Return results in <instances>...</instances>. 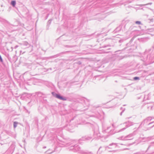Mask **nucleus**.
I'll return each instance as SVG.
<instances>
[{"label":"nucleus","instance_id":"39448f33","mask_svg":"<svg viewBox=\"0 0 154 154\" xmlns=\"http://www.w3.org/2000/svg\"><path fill=\"white\" fill-rule=\"evenodd\" d=\"M139 79V78L138 77H135L134 78V79L135 80H137V79Z\"/></svg>","mask_w":154,"mask_h":154},{"label":"nucleus","instance_id":"20e7f679","mask_svg":"<svg viewBox=\"0 0 154 154\" xmlns=\"http://www.w3.org/2000/svg\"><path fill=\"white\" fill-rule=\"evenodd\" d=\"M136 23L137 24H141V23L140 21H137L136 22Z\"/></svg>","mask_w":154,"mask_h":154},{"label":"nucleus","instance_id":"7ed1b4c3","mask_svg":"<svg viewBox=\"0 0 154 154\" xmlns=\"http://www.w3.org/2000/svg\"><path fill=\"white\" fill-rule=\"evenodd\" d=\"M17 124V122H14V128H15L16 127Z\"/></svg>","mask_w":154,"mask_h":154},{"label":"nucleus","instance_id":"f03ea898","mask_svg":"<svg viewBox=\"0 0 154 154\" xmlns=\"http://www.w3.org/2000/svg\"><path fill=\"white\" fill-rule=\"evenodd\" d=\"M11 4L13 6H14L16 4V2L14 1H12L11 2Z\"/></svg>","mask_w":154,"mask_h":154},{"label":"nucleus","instance_id":"423d86ee","mask_svg":"<svg viewBox=\"0 0 154 154\" xmlns=\"http://www.w3.org/2000/svg\"><path fill=\"white\" fill-rule=\"evenodd\" d=\"M0 61L1 62H3V60H2V57L1 56V55H0Z\"/></svg>","mask_w":154,"mask_h":154},{"label":"nucleus","instance_id":"f257e3e1","mask_svg":"<svg viewBox=\"0 0 154 154\" xmlns=\"http://www.w3.org/2000/svg\"><path fill=\"white\" fill-rule=\"evenodd\" d=\"M56 97L57 98L61 100H66V99L65 98H63L60 95L56 94Z\"/></svg>","mask_w":154,"mask_h":154}]
</instances>
